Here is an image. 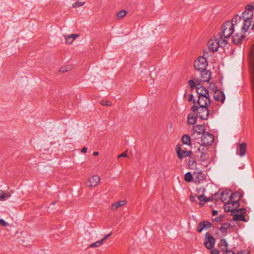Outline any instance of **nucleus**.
Wrapping results in <instances>:
<instances>
[{
    "instance_id": "1",
    "label": "nucleus",
    "mask_w": 254,
    "mask_h": 254,
    "mask_svg": "<svg viewBox=\"0 0 254 254\" xmlns=\"http://www.w3.org/2000/svg\"><path fill=\"white\" fill-rule=\"evenodd\" d=\"M254 5L248 4L246 6L245 10L240 16L236 15L234 18L235 22H237L240 27V31L243 33H246L252 24V19L254 16Z\"/></svg>"
},
{
    "instance_id": "2",
    "label": "nucleus",
    "mask_w": 254,
    "mask_h": 254,
    "mask_svg": "<svg viewBox=\"0 0 254 254\" xmlns=\"http://www.w3.org/2000/svg\"><path fill=\"white\" fill-rule=\"evenodd\" d=\"M227 44V40L224 39L220 33L212 37L207 43L208 49L212 52L217 51L219 48H223Z\"/></svg>"
},
{
    "instance_id": "3",
    "label": "nucleus",
    "mask_w": 254,
    "mask_h": 254,
    "mask_svg": "<svg viewBox=\"0 0 254 254\" xmlns=\"http://www.w3.org/2000/svg\"><path fill=\"white\" fill-rule=\"evenodd\" d=\"M235 20L233 17L231 21H227L223 24L222 31L220 33L224 39L229 38L233 33L235 29L240 31V27L237 22H235Z\"/></svg>"
},
{
    "instance_id": "4",
    "label": "nucleus",
    "mask_w": 254,
    "mask_h": 254,
    "mask_svg": "<svg viewBox=\"0 0 254 254\" xmlns=\"http://www.w3.org/2000/svg\"><path fill=\"white\" fill-rule=\"evenodd\" d=\"M207 107L208 106L198 107L197 106L193 105L191 107V110L193 112L197 111L199 118L202 120H206L209 114Z\"/></svg>"
},
{
    "instance_id": "5",
    "label": "nucleus",
    "mask_w": 254,
    "mask_h": 254,
    "mask_svg": "<svg viewBox=\"0 0 254 254\" xmlns=\"http://www.w3.org/2000/svg\"><path fill=\"white\" fill-rule=\"evenodd\" d=\"M240 198H238L237 200L233 201L229 200L225 205L224 209L226 212H232L234 213L235 211H239L238 208L239 207L240 204L238 201Z\"/></svg>"
},
{
    "instance_id": "6",
    "label": "nucleus",
    "mask_w": 254,
    "mask_h": 254,
    "mask_svg": "<svg viewBox=\"0 0 254 254\" xmlns=\"http://www.w3.org/2000/svg\"><path fill=\"white\" fill-rule=\"evenodd\" d=\"M207 66V60L203 57H198L194 62V67L198 71L205 69Z\"/></svg>"
},
{
    "instance_id": "7",
    "label": "nucleus",
    "mask_w": 254,
    "mask_h": 254,
    "mask_svg": "<svg viewBox=\"0 0 254 254\" xmlns=\"http://www.w3.org/2000/svg\"><path fill=\"white\" fill-rule=\"evenodd\" d=\"M214 141V136L208 132H203L201 136V142L202 146H206L211 144Z\"/></svg>"
},
{
    "instance_id": "8",
    "label": "nucleus",
    "mask_w": 254,
    "mask_h": 254,
    "mask_svg": "<svg viewBox=\"0 0 254 254\" xmlns=\"http://www.w3.org/2000/svg\"><path fill=\"white\" fill-rule=\"evenodd\" d=\"M176 151L178 157L180 160H182L184 157H189L192 154L191 151L186 150V148L179 144L177 145Z\"/></svg>"
},
{
    "instance_id": "9",
    "label": "nucleus",
    "mask_w": 254,
    "mask_h": 254,
    "mask_svg": "<svg viewBox=\"0 0 254 254\" xmlns=\"http://www.w3.org/2000/svg\"><path fill=\"white\" fill-rule=\"evenodd\" d=\"M101 178L99 176L94 175L89 178L87 180L86 186L89 188H95L100 184Z\"/></svg>"
},
{
    "instance_id": "10",
    "label": "nucleus",
    "mask_w": 254,
    "mask_h": 254,
    "mask_svg": "<svg viewBox=\"0 0 254 254\" xmlns=\"http://www.w3.org/2000/svg\"><path fill=\"white\" fill-rule=\"evenodd\" d=\"M204 239L205 242L204 245L205 247L210 250L213 249L215 244V239L211 236L209 233H206L205 234Z\"/></svg>"
},
{
    "instance_id": "11",
    "label": "nucleus",
    "mask_w": 254,
    "mask_h": 254,
    "mask_svg": "<svg viewBox=\"0 0 254 254\" xmlns=\"http://www.w3.org/2000/svg\"><path fill=\"white\" fill-rule=\"evenodd\" d=\"M193 180L195 183H200L205 179V174L199 169H195L193 173Z\"/></svg>"
},
{
    "instance_id": "12",
    "label": "nucleus",
    "mask_w": 254,
    "mask_h": 254,
    "mask_svg": "<svg viewBox=\"0 0 254 254\" xmlns=\"http://www.w3.org/2000/svg\"><path fill=\"white\" fill-rule=\"evenodd\" d=\"M197 150L200 153V155L199 156L200 160L203 162L206 161L208 159L209 157L207 147L206 146L200 145Z\"/></svg>"
},
{
    "instance_id": "13",
    "label": "nucleus",
    "mask_w": 254,
    "mask_h": 254,
    "mask_svg": "<svg viewBox=\"0 0 254 254\" xmlns=\"http://www.w3.org/2000/svg\"><path fill=\"white\" fill-rule=\"evenodd\" d=\"M199 76L200 78H199V81H195L196 83H197L198 81L200 82H207L211 78L210 72L206 70V69L202 71H199Z\"/></svg>"
},
{
    "instance_id": "14",
    "label": "nucleus",
    "mask_w": 254,
    "mask_h": 254,
    "mask_svg": "<svg viewBox=\"0 0 254 254\" xmlns=\"http://www.w3.org/2000/svg\"><path fill=\"white\" fill-rule=\"evenodd\" d=\"M197 102L199 107L208 106L210 103L209 96H199Z\"/></svg>"
},
{
    "instance_id": "15",
    "label": "nucleus",
    "mask_w": 254,
    "mask_h": 254,
    "mask_svg": "<svg viewBox=\"0 0 254 254\" xmlns=\"http://www.w3.org/2000/svg\"><path fill=\"white\" fill-rule=\"evenodd\" d=\"M196 90L199 96H209V92L207 90H206L202 86L200 85L199 83H197Z\"/></svg>"
},
{
    "instance_id": "16",
    "label": "nucleus",
    "mask_w": 254,
    "mask_h": 254,
    "mask_svg": "<svg viewBox=\"0 0 254 254\" xmlns=\"http://www.w3.org/2000/svg\"><path fill=\"white\" fill-rule=\"evenodd\" d=\"M127 203V201L125 200L117 201L111 205V209L113 211H115L117 210L118 208H119L120 207H122L126 205Z\"/></svg>"
},
{
    "instance_id": "17",
    "label": "nucleus",
    "mask_w": 254,
    "mask_h": 254,
    "mask_svg": "<svg viewBox=\"0 0 254 254\" xmlns=\"http://www.w3.org/2000/svg\"><path fill=\"white\" fill-rule=\"evenodd\" d=\"M214 98L216 101L223 102L225 97L223 92L220 91H215L214 93Z\"/></svg>"
},
{
    "instance_id": "18",
    "label": "nucleus",
    "mask_w": 254,
    "mask_h": 254,
    "mask_svg": "<svg viewBox=\"0 0 254 254\" xmlns=\"http://www.w3.org/2000/svg\"><path fill=\"white\" fill-rule=\"evenodd\" d=\"M245 37V36L242 34H236L233 37V42L236 45L239 44Z\"/></svg>"
},
{
    "instance_id": "19",
    "label": "nucleus",
    "mask_w": 254,
    "mask_h": 254,
    "mask_svg": "<svg viewBox=\"0 0 254 254\" xmlns=\"http://www.w3.org/2000/svg\"><path fill=\"white\" fill-rule=\"evenodd\" d=\"M211 227V224L208 221H203L199 224L197 231L199 232H201L204 229H208Z\"/></svg>"
},
{
    "instance_id": "20",
    "label": "nucleus",
    "mask_w": 254,
    "mask_h": 254,
    "mask_svg": "<svg viewBox=\"0 0 254 254\" xmlns=\"http://www.w3.org/2000/svg\"><path fill=\"white\" fill-rule=\"evenodd\" d=\"M79 36L77 34H72L67 36H64L65 42L66 44H70L73 41Z\"/></svg>"
},
{
    "instance_id": "21",
    "label": "nucleus",
    "mask_w": 254,
    "mask_h": 254,
    "mask_svg": "<svg viewBox=\"0 0 254 254\" xmlns=\"http://www.w3.org/2000/svg\"><path fill=\"white\" fill-rule=\"evenodd\" d=\"M10 196L11 194L9 191H6L5 192L2 190H0V201L5 200Z\"/></svg>"
},
{
    "instance_id": "22",
    "label": "nucleus",
    "mask_w": 254,
    "mask_h": 254,
    "mask_svg": "<svg viewBox=\"0 0 254 254\" xmlns=\"http://www.w3.org/2000/svg\"><path fill=\"white\" fill-rule=\"evenodd\" d=\"M231 227V225L228 223H224L222 224L221 227L219 228V230L224 235L227 234V232L228 229Z\"/></svg>"
},
{
    "instance_id": "23",
    "label": "nucleus",
    "mask_w": 254,
    "mask_h": 254,
    "mask_svg": "<svg viewBox=\"0 0 254 254\" xmlns=\"http://www.w3.org/2000/svg\"><path fill=\"white\" fill-rule=\"evenodd\" d=\"M219 245V247L222 251H223L224 252H225L226 251H228L227 250V248H228V244L225 240L221 239L220 241Z\"/></svg>"
},
{
    "instance_id": "24",
    "label": "nucleus",
    "mask_w": 254,
    "mask_h": 254,
    "mask_svg": "<svg viewBox=\"0 0 254 254\" xmlns=\"http://www.w3.org/2000/svg\"><path fill=\"white\" fill-rule=\"evenodd\" d=\"M182 141L184 144L191 146V139L189 135L187 134L184 135L182 137Z\"/></svg>"
},
{
    "instance_id": "25",
    "label": "nucleus",
    "mask_w": 254,
    "mask_h": 254,
    "mask_svg": "<svg viewBox=\"0 0 254 254\" xmlns=\"http://www.w3.org/2000/svg\"><path fill=\"white\" fill-rule=\"evenodd\" d=\"M196 121V117L192 114H190L188 116V123L189 125H194Z\"/></svg>"
},
{
    "instance_id": "26",
    "label": "nucleus",
    "mask_w": 254,
    "mask_h": 254,
    "mask_svg": "<svg viewBox=\"0 0 254 254\" xmlns=\"http://www.w3.org/2000/svg\"><path fill=\"white\" fill-rule=\"evenodd\" d=\"M233 220L235 221H243L246 222L247 220L243 214H237L234 215Z\"/></svg>"
},
{
    "instance_id": "27",
    "label": "nucleus",
    "mask_w": 254,
    "mask_h": 254,
    "mask_svg": "<svg viewBox=\"0 0 254 254\" xmlns=\"http://www.w3.org/2000/svg\"><path fill=\"white\" fill-rule=\"evenodd\" d=\"M193 129L194 130L196 133H198L199 135L201 134L204 131V127L202 125H196L194 127Z\"/></svg>"
},
{
    "instance_id": "28",
    "label": "nucleus",
    "mask_w": 254,
    "mask_h": 254,
    "mask_svg": "<svg viewBox=\"0 0 254 254\" xmlns=\"http://www.w3.org/2000/svg\"><path fill=\"white\" fill-rule=\"evenodd\" d=\"M199 200L200 201V205H203V204L207 201H209L211 200V198H207L203 195H200L198 197Z\"/></svg>"
},
{
    "instance_id": "29",
    "label": "nucleus",
    "mask_w": 254,
    "mask_h": 254,
    "mask_svg": "<svg viewBox=\"0 0 254 254\" xmlns=\"http://www.w3.org/2000/svg\"><path fill=\"white\" fill-rule=\"evenodd\" d=\"M246 151V144L245 143L240 145V155L243 156L245 155Z\"/></svg>"
},
{
    "instance_id": "30",
    "label": "nucleus",
    "mask_w": 254,
    "mask_h": 254,
    "mask_svg": "<svg viewBox=\"0 0 254 254\" xmlns=\"http://www.w3.org/2000/svg\"><path fill=\"white\" fill-rule=\"evenodd\" d=\"M188 165H189V167L191 169L195 170V169H197L196 168V165H197L196 161L192 158H191L190 159V160L189 161V162H188Z\"/></svg>"
},
{
    "instance_id": "31",
    "label": "nucleus",
    "mask_w": 254,
    "mask_h": 254,
    "mask_svg": "<svg viewBox=\"0 0 254 254\" xmlns=\"http://www.w3.org/2000/svg\"><path fill=\"white\" fill-rule=\"evenodd\" d=\"M193 179V176L190 172L187 173L185 175L184 179L187 182H191Z\"/></svg>"
},
{
    "instance_id": "32",
    "label": "nucleus",
    "mask_w": 254,
    "mask_h": 254,
    "mask_svg": "<svg viewBox=\"0 0 254 254\" xmlns=\"http://www.w3.org/2000/svg\"><path fill=\"white\" fill-rule=\"evenodd\" d=\"M102 244H103V240H100V241H98L95 243H92L89 246V248L99 247Z\"/></svg>"
},
{
    "instance_id": "33",
    "label": "nucleus",
    "mask_w": 254,
    "mask_h": 254,
    "mask_svg": "<svg viewBox=\"0 0 254 254\" xmlns=\"http://www.w3.org/2000/svg\"><path fill=\"white\" fill-rule=\"evenodd\" d=\"M126 14L127 11L124 10H122L117 13V17L119 18H122L125 16Z\"/></svg>"
},
{
    "instance_id": "34",
    "label": "nucleus",
    "mask_w": 254,
    "mask_h": 254,
    "mask_svg": "<svg viewBox=\"0 0 254 254\" xmlns=\"http://www.w3.org/2000/svg\"><path fill=\"white\" fill-rule=\"evenodd\" d=\"M237 197H238V198H240L239 195V193H232L230 197L229 200L233 201L234 200H237V199H238V198H236Z\"/></svg>"
},
{
    "instance_id": "35",
    "label": "nucleus",
    "mask_w": 254,
    "mask_h": 254,
    "mask_svg": "<svg viewBox=\"0 0 254 254\" xmlns=\"http://www.w3.org/2000/svg\"><path fill=\"white\" fill-rule=\"evenodd\" d=\"M84 3L85 2L77 1L73 4L72 7L74 8L80 7L83 5Z\"/></svg>"
},
{
    "instance_id": "36",
    "label": "nucleus",
    "mask_w": 254,
    "mask_h": 254,
    "mask_svg": "<svg viewBox=\"0 0 254 254\" xmlns=\"http://www.w3.org/2000/svg\"><path fill=\"white\" fill-rule=\"evenodd\" d=\"M101 104L104 106H110L111 105V102L107 100H102L101 102Z\"/></svg>"
},
{
    "instance_id": "37",
    "label": "nucleus",
    "mask_w": 254,
    "mask_h": 254,
    "mask_svg": "<svg viewBox=\"0 0 254 254\" xmlns=\"http://www.w3.org/2000/svg\"><path fill=\"white\" fill-rule=\"evenodd\" d=\"M70 70V67H62L60 68V72H66L67 71H69Z\"/></svg>"
},
{
    "instance_id": "38",
    "label": "nucleus",
    "mask_w": 254,
    "mask_h": 254,
    "mask_svg": "<svg viewBox=\"0 0 254 254\" xmlns=\"http://www.w3.org/2000/svg\"><path fill=\"white\" fill-rule=\"evenodd\" d=\"M189 83L190 87L192 88H194L195 86L196 87V85H195V82L193 79L190 80L189 81Z\"/></svg>"
},
{
    "instance_id": "39",
    "label": "nucleus",
    "mask_w": 254,
    "mask_h": 254,
    "mask_svg": "<svg viewBox=\"0 0 254 254\" xmlns=\"http://www.w3.org/2000/svg\"><path fill=\"white\" fill-rule=\"evenodd\" d=\"M0 225L5 227L9 226V224L6 222L3 219H0Z\"/></svg>"
},
{
    "instance_id": "40",
    "label": "nucleus",
    "mask_w": 254,
    "mask_h": 254,
    "mask_svg": "<svg viewBox=\"0 0 254 254\" xmlns=\"http://www.w3.org/2000/svg\"><path fill=\"white\" fill-rule=\"evenodd\" d=\"M210 253L211 254H219V251H218L216 249H212L210 251Z\"/></svg>"
},
{
    "instance_id": "41",
    "label": "nucleus",
    "mask_w": 254,
    "mask_h": 254,
    "mask_svg": "<svg viewBox=\"0 0 254 254\" xmlns=\"http://www.w3.org/2000/svg\"><path fill=\"white\" fill-rule=\"evenodd\" d=\"M189 101H192L194 104L195 103V100L194 99V97H193V95L192 94L190 95V97L189 98Z\"/></svg>"
},
{
    "instance_id": "42",
    "label": "nucleus",
    "mask_w": 254,
    "mask_h": 254,
    "mask_svg": "<svg viewBox=\"0 0 254 254\" xmlns=\"http://www.w3.org/2000/svg\"><path fill=\"white\" fill-rule=\"evenodd\" d=\"M127 157V152H124L123 153L120 154L118 156V158H121V157Z\"/></svg>"
},
{
    "instance_id": "43",
    "label": "nucleus",
    "mask_w": 254,
    "mask_h": 254,
    "mask_svg": "<svg viewBox=\"0 0 254 254\" xmlns=\"http://www.w3.org/2000/svg\"><path fill=\"white\" fill-rule=\"evenodd\" d=\"M112 234V233H110L107 235H106L103 239H101V240H103V243Z\"/></svg>"
},
{
    "instance_id": "44",
    "label": "nucleus",
    "mask_w": 254,
    "mask_h": 254,
    "mask_svg": "<svg viewBox=\"0 0 254 254\" xmlns=\"http://www.w3.org/2000/svg\"><path fill=\"white\" fill-rule=\"evenodd\" d=\"M223 254H235L232 251H226L225 252H224Z\"/></svg>"
},
{
    "instance_id": "45",
    "label": "nucleus",
    "mask_w": 254,
    "mask_h": 254,
    "mask_svg": "<svg viewBox=\"0 0 254 254\" xmlns=\"http://www.w3.org/2000/svg\"><path fill=\"white\" fill-rule=\"evenodd\" d=\"M240 210L241 211L240 213L243 214V215H244V214L246 212V208H242V209H240Z\"/></svg>"
},
{
    "instance_id": "46",
    "label": "nucleus",
    "mask_w": 254,
    "mask_h": 254,
    "mask_svg": "<svg viewBox=\"0 0 254 254\" xmlns=\"http://www.w3.org/2000/svg\"><path fill=\"white\" fill-rule=\"evenodd\" d=\"M87 148L85 147H84L83 148H82V150H81V152L82 153H86L87 152Z\"/></svg>"
},
{
    "instance_id": "47",
    "label": "nucleus",
    "mask_w": 254,
    "mask_h": 254,
    "mask_svg": "<svg viewBox=\"0 0 254 254\" xmlns=\"http://www.w3.org/2000/svg\"><path fill=\"white\" fill-rule=\"evenodd\" d=\"M218 213V212L217 210H214L212 211V214L213 216L216 215Z\"/></svg>"
},
{
    "instance_id": "48",
    "label": "nucleus",
    "mask_w": 254,
    "mask_h": 254,
    "mask_svg": "<svg viewBox=\"0 0 254 254\" xmlns=\"http://www.w3.org/2000/svg\"><path fill=\"white\" fill-rule=\"evenodd\" d=\"M237 254H250V253L247 252H240L237 253Z\"/></svg>"
},
{
    "instance_id": "49",
    "label": "nucleus",
    "mask_w": 254,
    "mask_h": 254,
    "mask_svg": "<svg viewBox=\"0 0 254 254\" xmlns=\"http://www.w3.org/2000/svg\"><path fill=\"white\" fill-rule=\"evenodd\" d=\"M190 200H191V201H195V197H194V196H191H191H190Z\"/></svg>"
},
{
    "instance_id": "50",
    "label": "nucleus",
    "mask_w": 254,
    "mask_h": 254,
    "mask_svg": "<svg viewBox=\"0 0 254 254\" xmlns=\"http://www.w3.org/2000/svg\"><path fill=\"white\" fill-rule=\"evenodd\" d=\"M98 154H99L98 152H93V155H95V156H97Z\"/></svg>"
},
{
    "instance_id": "51",
    "label": "nucleus",
    "mask_w": 254,
    "mask_h": 254,
    "mask_svg": "<svg viewBox=\"0 0 254 254\" xmlns=\"http://www.w3.org/2000/svg\"><path fill=\"white\" fill-rule=\"evenodd\" d=\"M216 221H217V222H218V221H220V218H216Z\"/></svg>"
},
{
    "instance_id": "52",
    "label": "nucleus",
    "mask_w": 254,
    "mask_h": 254,
    "mask_svg": "<svg viewBox=\"0 0 254 254\" xmlns=\"http://www.w3.org/2000/svg\"><path fill=\"white\" fill-rule=\"evenodd\" d=\"M252 29L254 31V24L253 25Z\"/></svg>"
}]
</instances>
